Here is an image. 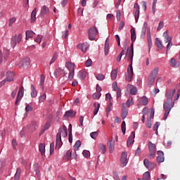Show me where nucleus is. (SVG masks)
I'll use <instances>...</instances> for the list:
<instances>
[{"instance_id":"8fccbe9b","label":"nucleus","mask_w":180,"mask_h":180,"mask_svg":"<svg viewBox=\"0 0 180 180\" xmlns=\"http://www.w3.org/2000/svg\"><path fill=\"white\" fill-rule=\"evenodd\" d=\"M4 60H6L8 59V56L10 55V51L8 50H4Z\"/></svg>"},{"instance_id":"4be33fe9","label":"nucleus","mask_w":180,"mask_h":180,"mask_svg":"<svg viewBox=\"0 0 180 180\" xmlns=\"http://www.w3.org/2000/svg\"><path fill=\"white\" fill-rule=\"evenodd\" d=\"M65 66L69 71H75V65L71 62H66Z\"/></svg>"},{"instance_id":"603ef678","label":"nucleus","mask_w":180,"mask_h":180,"mask_svg":"<svg viewBox=\"0 0 180 180\" xmlns=\"http://www.w3.org/2000/svg\"><path fill=\"white\" fill-rule=\"evenodd\" d=\"M112 106V103H109L108 105L106 107L105 110L108 114L110 112Z\"/></svg>"},{"instance_id":"39448f33","label":"nucleus","mask_w":180,"mask_h":180,"mask_svg":"<svg viewBox=\"0 0 180 180\" xmlns=\"http://www.w3.org/2000/svg\"><path fill=\"white\" fill-rule=\"evenodd\" d=\"M98 30L96 29V27H91L89 30V40H95V37L96 36V34H98Z\"/></svg>"},{"instance_id":"b1692460","label":"nucleus","mask_w":180,"mask_h":180,"mask_svg":"<svg viewBox=\"0 0 180 180\" xmlns=\"http://www.w3.org/2000/svg\"><path fill=\"white\" fill-rule=\"evenodd\" d=\"M25 39L29 40V39H33V36H34V32L32 31L27 30L25 32Z\"/></svg>"},{"instance_id":"0e129e2a","label":"nucleus","mask_w":180,"mask_h":180,"mask_svg":"<svg viewBox=\"0 0 180 180\" xmlns=\"http://www.w3.org/2000/svg\"><path fill=\"white\" fill-rule=\"evenodd\" d=\"M53 151H54V143L53 142L50 144V154L51 155L53 154Z\"/></svg>"},{"instance_id":"5701e85b","label":"nucleus","mask_w":180,"mask_h":180,"mask_svg":"<svg viewBox=\"0 0 180 180\" xmlns=\"http://www.w3.org/2000/svg\"><path fill=\"white\" fill-rule=\"evenodd\" d=\"M76 112H75L73 111V110H69V111H67L64 115V117L65 118H68V117H73L74 116H75Z\"/></svg>"},{"instance_id":"6e6552de","label":"nucleus","mask_w":180,"mask_h":180,"mask_svg":"<svg viewBox=\"0 0 180 180\" xmlns=\"http://www.w3.org/2000/svg\"><path fill=\"white\" fill-rule=\"evenodd\" d=\"M148 149L150 153L149 158L154 157L156 153V145L150 141L148 143Z\"/></svg>"},{"instance_id":"052dcab7","label":"nucleus","mask_w":180,"mask_h":180,"mask_svg":"<svg viewBox=\"0 0 180 180\" xmlns=\"http://www.w3.org/2000/svg\"><path fill=\"white\" fill-rule=\"evenodd\" d=\"M12 146H13V149H16L17 148L18 143H17V140L16 139H13V141H12Z\"/></svg>"},{"instance_id":"473e14b6","label":"nucleus","mask_w":180,"mask_h":180,"mask_svg":"<svg viewBox=\"0 0 180 180\" xmlns=\"http://www.w3.org/2000/svg\"><path fill=\"white\" fill-rule=\"evenodd\" d=\"M155 117V108H151L150 116H148L147 121H151Z\"/></svg>"},{"instance_id":"338daca9","label":"nucleus","mask_w":180,"mask_h":180,"mask_svg":"<svg viewBox=\"0 0 180 180\" xmlns=\"http://www.w3.org/2000/svg\"><path fill=\"white\" fill-rule=\"evenodd\" d=\"M44 80H45V77L44 75H41V79H40V83H41V86H43L44 84Z\"/></svg>"},{"instance_id":"1a4fd4ad","label":"nucleus","mask_w":180,"mask_h":180,"mask_svg":"<svg viewBox=\"0 0 180 180\" xmlns=\"http://www.w3.org/2000/svg\"><path fill=\"white\" fill-rule=\"evenodd\" d=\"M129 114V110L126 107L125 103H123L122 104V110H121V117L122 120H124L127 118Z\"/></svg>"},{"instance_id":"4c0bfd02","label":"nucleus","mask_w":180,"mask_h":180,"mask_svg":"<svg viewBox=\"0 0 180 180\" xmlns=\"http://www.w3.org/2000/svg\"><path fill=\"white\" fill-rule=\"evenodd\" d=\"M151 177H150V172H146L143 174V180H150Z\"/></svg>"},{"instance_id":"e2e57ef3","label":"nucleus","mask_w":180,"mask_h":180,"mask_svg":"<svg viewBox=\"0 0 180 180\" xmlns=\"http://www.w3.org/2000/svg\"><path fill=\"white\" fill-rule=\"evenodd\" d=\"M33 110V108H32V107H30V105H29V104H27L26 107H25V111L27 112H32Z\"/></svg>"},{"instance_id":"09e8293b","label":"nucleus","mask_w":180,"mask_h":180,"mask_svg":"<svg viewBox=\"0 0 180 180\" xmlns=\"http://www.w3.org/2000/svg\"><path fill=\"white\" fill-rule=\"evenodd\" d=\"M170 64L172 65V68H177L178 65L176 64V60L174 58H171L170 60Z\"/></svg>"},{"instance_id":"cd10ccee","label":"nucleus","mask_w":180,"mask_h":180,"mask_svg":"<svg viewBox=\"0 0 180 180\" xmlns=\"http://www.w3.org/2000/svg\"><path fill=\"white\" fill-rule=\"evenodd\" d=\"M110 77L112 80H115L117 77V69H113L110 72Z\"/></svg>"},{"instance_id":"f257e3e1","label":"nucleus","mask_w":180,"mask_h":180,"mask_svg":"<svg viewBox=\"0 0 180 180\" xmlns=\"http://www.w3.org/2000/svg\"><path fill=\"white\" fill-rule=\"evenodd\" d=\"M176 89H167L165 94L167 97V100L165 103L163 104V109L165 110L164 120H167L168 119V115L171 112V110L174 106V101H173L172 98L174 94H175Z\"/></svg>"},{"instance_id":"c85d7f7f","label":"nucleus","mask_w":180,"mask_h":180,"mask_svg":"<svg viewBox=\"0 0 180 180\" xmlns=\"http://www.w3.org/2000/svg\"><path fill=\"white\" fill-rule=\"evenodd\" d=\"M37 13V8H34L31 13V22L36 21V14Z\"/></svg>"},{"instance_id":"aec40b11","label":"nucleus","mask_w":180,"mask_h":180,"mask_svg":"<svg viewBox=\"0 0 180 180\" xmlns=\"http://www.w3.org/2000/svg\"><path fill=\"white\" fill-rule=\"evenodd\" d=\"M157 153L158 155V156L157 157V161L158 162H163L165 160V158H164V152L158 150Z\"/></svg>"},{"instance_id":"f03ea898","label":"nucleus","mask_w":180,"mask_h":180,"mask_svg":"<svg viewBox=\"0 0 180 180\" xmlns=\"http://www.w3.org/2000/svg\"><path fill=\"white\" fill-rule=\"evenodd\" d=\"M134 43L131 44V48L128 47L127 49L126 57L128 58V61H131V65H129L127 68V75L125 77L126 81L130 82L134 76L133 69V58H134Z\"/></svg>"},{"instance_id":"c9c22d12","label":"nucleus","mask_w":180,"mask_h":180,"mask_svg":"<svg viewBox=\"0 0 180 180\" xmlns=\"http://www.w3.org/2000/svg\"><path fill=\"white\" fill-rule=\"evenodd\" d=\"M148 25V22H145L142 27V32H141V34H143V36H145V34H146Z\"/></svg>"},{"instance_id":"bf43d9fd","label":"nucleus","mask_w":180,"mask_h":180,"mask_svg":"<svg viewBox=\"0 0 180 180\" xmlns=\"http://www.w3.org/2000/svg\"><path fill=\"white\" fill-rule=\"evenodd\" d=\"M91 63H92V60L89 58L86 61L85 65L86 68H89L91 66Z\"/></svg>"},{"instance_id":"f704fd0d","label":"nucleus","mask_w":180,"mask_h":180,"mask_svg":"<svg viewBox=\"0 0 180 180\" xmlns=\"http://www.w3.org/2000/svg\"><path fill=\"white\" fill-rule=\"evenodd\" d=\"M124 50H122L120 54L117 56V57L116 58V61L117 63H120L121 62V60H122V56L124 55Z\"/></svg>"},{"instance_id":"37998d69","label":"nucleus","mask_w":180,"mask_h":180,"mask_svg":"<svg viewBox=\"0 0 180 180\" xmlns=\"http://www.w3.org/2000/svg\"><path fill=\"white\" fill-rule=\"evenodd\" d=\"M121 129H122V131L123 134H125V133H126V122L124 121L122 122Z\"/></svg>"},{"instance_id":"2eb2a0df","label":"nucleus","mask_w":180,"mask_h":180,"mask_svg":"<svg viewBox=\"0 0 180 180\" xmlns=\"http://www.w3.org/2000/svg\"><path fill=\"white\" fill-rule=\"evenodd\" d=\"M107 144L108 146L109 152L112 153L115 150V141L113 140V138H112L110 141H108Z\"/></svg>"},{"instance_id":"e433bc0d","label":"nucleus","mask_w":180,"mask_h":180,"mask_svg":"<svg viewBox=\"0 0 180 180\" xmlns=\"http://www.w3.org/2000/svg\"><path fill=\"white\" fill-rule=\"evenodd\" d=\"M98 149H100V152L101 153L104 154L106 152V146L103 144L98 145Z\"/></svg>"},{"instance_id":"dca6fc26","label":"nucleus","mask_w":180,"mask_h":180,"mask_svg":"<svg viewBox=\"0 0 180 180\" xmlns=\"http://www.w3.org/2000/svg\"><path fill=\"white\" fill-rule=\"evenodd\" d=\"M20 65L23 68H27L30 65V58L28 57L25 58L20 61Z\"/></svg>"},{"instance_id":"774afa93","label":"nucleus","mask_w":180,"mask_h":180,"mask_svg":"<svg viewBox=\"0 0 180 180\" xmlns=\"http://www.w3.org/2000/svg\"><path fill=\"white\" fill-rule=\"evenodd\" d=\"M68 34H69V31L68 30H65V32H63V36H62L63 39H66V37H68Z\"/></svg>"},{"instance_id":"3c124183","label":"nucleus","mask_w":180,"mask_h":180,"mask_svg":"<svg viewBox=\"0 0 180 180\" xmlns=\"http://www.w3.org/2000/svg\"><path fill=\"white\" fill-rule=\"evenodd\" d=\"M72 150H69L67 151V153H66V159L68 160H69L71 158V157H72Z\"/></svg>"},{"instance_id":"bb28decb","label":"nucleus","mask_w":180,"mask_h":180,"mask_svg":"<svg viewBox=\"0 0 180 180\" xmlns=\"http://www.w3.org/2000/svg\"><path fill=\"white\" fill-rule=\"evenodd\" d=\"M31 96L32 98H36L37 97V91L36 90V88L34 87V85H31Z\"/></svg>"},{"instance_id":"c03bdc74","label":"nucleus","mask_w":180,"mask_h":180,"mask_svg":"<svg viewBox=\"0 0 180 180\" xmlns=\"http://www.w3.org/2000/svg\"><path fill=\"white\" fill-rule=\"evenodd\" d=\"M134 103V101L133 98H131V100H130V98H128V100L126 103L128 108H130V106L133 105Z\"/></svg>"},{"instance_id":"72a5a7b5","label":"nucleus","mask_w":180,"mask_h":180,"mask_svg":"<svg viewBox=\"0 0 180 180\" xmlns=\"http://www.w3.org/2000/svg\"><path fill=\"white\" fill-rule=\"evenodd\" d=\"M94 115H96L98 112L99 108H100V104L99 103H94Z\"/></svg>"},{"instance_id":"58836bf2","label":"nucleus","mask_w":180,"mask_h":180,"mask_svg":"<svg viewBox=\"0 0 180 180\" xmlns=\"http://www.w3.org/2000/svg\"><path fill=\"white\" fill-rule=\"evenodd\" d=\"M158 4V0H153V6H152V11L153 14L156 13V6Z\"/></svg>"},{"instance_id":"49530a36","label":"nucleus","mask_w":180,"mask_h":180,"mask_svg":"<svg viewBox=\"0 0 180 180\" xmlns=\"http://www.w3.org/2000/svg\"><path fill=\"white\" fill-rule=\"evenodd\" d=\"M165 39H166L165 43H169V41H172L171 40H172V39L168 36V32H165Z\"/></svg>"},{"instance_id":"7c9ffc66","label":"nucleus","mask_w":180,"mask_h":180,"mask_svg":"<svg viewBox=\"0 0 180 180\" xmlns=\"http://www.w3.org/2000/svg\"><path fill=\"white\" fill-rule=\"evenodd\" d=\"M20 174H21V169L18 168L16 170V173L15 174V176H14V180H20Z\"/></svg>"},{"instance_id":"a211bd4d","label":"nucleus","mask_w":180,"mask_h":180,"mask_svg":"<svg viewBox=\"0 0 180 180\" xmlns=\"http://www.w3.org/2000/svg\"><path fill=\"white\" fill-rule=\"evenodd\" d=\"M15 74L13 72L8 71L6 73V82H13L14 80Z\"/></svg>"},{"instance_id":"0eeeda50","label":"nucleus","mask_w":180,"mask_h":180,"mask_svg":"<svg viewBox=\"0 0 180 180\" xmlns=\"http://www.w3.org/2000/svg\"><path fill=\"white\" fill-rule=\"evenodd\" d=\"M23 96H24V88L22 86L21 88L19 89V91L16 97V100L15 101V105H19Z\"/></svg>"},{"instance_id":"c756f323","label":"nucleus","mask_w":180,"mask_h":180,"mask_svg":"<svg viewBox=\"0 0 180 180\" xmlns=\"http://www.w3.org/2000/svg\"><path fill=\"white\" fill-rule=\"evenodd\" d=\"M159 68L158 67H156L155 68L150 72V75L154 77H157L158 75V73H159Z\"/></svg>"},{"instance_id":"a18cd8bd","label":"nucleus","mask_w":180,"mask_h":180,"mask_svg":"<svg viewBox=\"0 0 180 180\" xmlns=\"http://www.w3.org/2000/svg\"><path fill=\"white\" fill-rule=\"evenodd\" d=\"M68 79L72 81L74 78L75 70L69 71Z\"/></svg>"},{"instance_id":"79ce46f5","label":"nucleus","mask_w":180,"mask_h":180,"mask_svg":"<svg viewBox=\"0 0 180 180\" xmlns=\"http://www.w3.org/2000/svg\"><path fill=\"white\" fill-rule=\"evenodd\" d=\"M46 98V95L45 93H44L42 95H41L39 98V103H43L44 101V100Z\"/></svg>"},{"instance_id":"de8ad7c7","label":"nucleus","mask_w":180,"mask_h":180,"mask_svg":"<svg viewBox=\"0 0 180 180\" xmlns=\"http://www.w3.org/2000/svg\"><path fill=\"white\" fill-rule=\"evenodd\" d=\"M141 101L143 105H147L148 103V100L146 96H143L141 98Z\"/></svg>"},{"instance_id":"f8f14e48","label":"nucleus","mask_w":180,"mask_h":180,"mask_svg":"<svg viewBox=\"0 0 180 180\" xmlns=\"http://www.w3.org/2000/svg\"><path fill=\"white\" fill-rule=\"evenodd\" d=\"M147 40H148V43L149 51H150L151 47L153 46L150 28L147 29Z\"/></svg>"},{"instance_id":"864d4df0","label":"nucleus","mask_w":180,"mask_h":180,"mask_svg":"<svg viewBox=\"0 0 180 180\" xmlns=\"http://www.w3.org/2000/svg\"><path fill=\"white\" fill-rule=\"evenodd\" d=\"M162 27H164V22L160 21L159 22L158 27L157 28V31L160 32V30H161V29H162Z\"/></svg>"},{"instance_id":"7ed1b4c3","label":"nucleus","mask_w":180,"mask_h":180,"mask_svg":"<svg viewBox=\"0 0 180 180\" xmlns=\"http://www.w3.org/2000/svg\"><path fill=\"white\" fill-rule=\"evenodd\" d=\"M22 40V34H15L14 37L11 38V44L12 47L15 48L17 46V44L21 42Z\"/></svg>"},{"instance_id":"f3484780","label":"nucleus","mask_w":180,"mask_h":180,"mask_svg":"<svg viewBox=\"0 0 180 180\" xmlns=\"http://www.w3.org/2000/svg\"><path fill=\"white\" fill-rule=\"evenodd\" d=\"M49 13V9L47 6H44L41 8V12H40V16L41 18H44V15H46Z\"/></svg>"},{"instance_id":"423d86ee","label":"nucleus","mask_w":180,"mask_h":180,"mask_svg":"<svg viewBox=\"0 0 180 180\" xmlns=\"http://www.w3.org/2000/svg\"><path fill=\"white\" fill-rule=\"evenodd\" d=\"M120 167L122 168H124V167H126L128 164V160H127V152H122L120 158Z\"/></svg>"},{"instance_id":"6ab92c4d","label":"nucleus","mask_w":180,"mask_h":180,"mask_svg":"<svg viewBox=\"0 0 180 180\" xmlns=\"http://www.w3.org/2000/svg\"><path fill=\"white\" fill-rule=\"evenodd\" d=\"M60 135V134H57V135H56V148L59 149L63 145L61 136Z\"/></svg>"},{"instance_id":"20e7f679","label":"nucleus","mask_w":180,"mask_h":180,"mask_svg":"<svg viewBox=\"0 0 180 180\" xmlns=\"http://www.w3.org/2000/svg\"><path fill=\"white\" fill-rule=\"evenodd\" d=\"M143 164L146 168L149 170H153L157 167V164L153 162H150L148 159L146 158L143 160Z\"/></svg>"},{"instance_id":"6e6d98bb","label":"nucleus","mask_w":180,"mask_h":180,"mask_svg":"<svg viewBox=\"0 0 180 180\" xmlns=\"http://www.w3.org/2000/svg\"><path fill=\"white\" fill-rule=\"evenodd\" d=\"M116 18L118 21L121 20V11L120 10L116 11Z\"/></svg>"},{"instance_id":"ddd939ff","label":"nucleus","mask_w":180,"mask_h":180,"mask_svg":"<svg viewBox=\"0 0 180 180\" xmlns=\"http://www.w3.org/2000/svg\"><path fill=\"white\" fill-rule=\"evenodd\" d=\"M136 136L135 132L132 131L131 135L129 136L128 140L127 141V146L129 147L132 143H134V140H133Z\"/></svg>"},{"instance_id":"2f4dec72","label":"nucleus","mask_w":180,"mask_h":180,"mask_svg":"<svg viewBox=\"0 0 180 180\" xmlns=\"http://www.w3.org/2000/svg\"><path fill=\"white\" fill-rule=\"evenodd\" d=\"M39 150L40 151L41 155H44L45 154V144L44 143L39 144Z\"/></svg>"},{"instance_id":"4468645a","label":"nucleus","mask_w":180,"mask_h":180,"mask_svg":"<svg viewBox=\"0 0 180 180\" xmlns=\"http://www.w3.org/2000/svg\"><path fill=\"white\" fill-rule=\"evenodd\" d=\"M127 90L130 89L129 92L131 95H136L138 92V89L136 86H134L131 84H128L127 86Z\"/></svg>"},{"instance_id":"4d7b16f0","label":"nucleus","mask_w":180,"mask_h":180,"mask_svg":"<svg viewBox=\"0 0 180 180\" xmlns=\"http://www.w3.org/2000/svg\"><path fill=\"white\" fill-rule=\"evenodd\" d=\"M124 25H125V23L123 21H120V25H119V27H118V32H121V30L123 29Z\"/></svg>"},{"instance_id":"a878e982","label":"nucleus","mask_w":180,"mask_h":180,"mask_svg":"<svg viewBox=\"0 0 180 180\" xmlns=\"http://www.w3.org/2000/svg\"><path fill=\"white\" fill-rule=\"evenodd\" d=\"M131 32V41H136V34L134 28L130 30Z\"/></svg>"},{"instance_id":"69168bd1","label":"nucleus","mask_w":180,"mask_h":180,"mask_svg":"<svg viewBox=\"0 0 180 180\" xmlns=\"http://www.w3.org/2000/svg\"><path fill=\"white\" fill-rule=\"evenodd\" d=\"M41 39H42V37L38 34L37 37L35 39L36 43H39V44H40L41 41Z\"/></svg>"},{"instance_id":"a19ab883","label":"nucleus","mask_w":180,"mask_h":180,"mask_svg":"<svg viewBox=\"0 0 180 180\" xmlns=\"http://www.w3.org/2000/svg\"><path fill=\"white\" fill-rule=\"evenodd\" d=\"M155 77L152 76L151 75H150L149 77H148V82L150 83V84H153L155 83Z\"/></svg>"},{"instance_id":"ea45409f","label":"nucleus","mask_w":180,"mask_h":180,"mask_svg":"<svg viewBox=\"0 0 180 180\" xmlns=\"http://www.w3.org/2000/svg\"><path fill=\"white\" fill-rule=\"evenodd\" d=\"M96 79H97L98 81H103L105 79V75L103 74H97Z\"/></svg>"},{"instance_id":"412c9836","label":"nucleus","mask_w":180,"mask_h":180,"mask_svg":"<svg viewBox=\"0 0 180 180\" xmlns=\"http://www.w3.org/2000/svg\"><path fill=\"white\" fill-rule=\"evenodd\" d=\"M60 134V136H63V138L67 137L68 136V132H67V129L65 127H63L62 128H60V129L58 130V133Z\"/></svg>"},{"instance_id":"5fc2aeb1","label":"nucleus","mask_w":180,"mask_h":180,"mask_svg":"<svg viewBox=\"0 0 180 180\" xmlns=\"http://www.w3.org/2000/svg\"><path fill=\"white\" fill-rule=\"evenodd\" d=\"M16 22V18H11L9 19V23L8 25L11 27Z\"/></svg>"},{"instance_id":"9b49d317","label":"nucleus","mask_w":180,"mask_h":180,"mask_svg":"<svg viewBox=\"0 0 180 180\" xmlns=\"http://www.w3.org/2000/svg\"><path fill=\"white\" fill-rule=\"evenodd\" d=\"M89 45L88 43L84 42V44L80 43L77 45V49L81 50L83 53H86L89 50Z\"/></svg>"},{"instance_id":"9d476101","label":"nucleus","mask_w":180,"mask_h":180,"mask_svg":"<svg viewBox=\"0 0 180 180\" xmlns=\"http://www.w3.org/2000/svg\"><path fill=\"white\" fill-rule=\"evenodd\" d=\"M134 18L136 21L138 22L140 15V6L137 2L134 4Z\"/></svg>"},{"instance_id":"13d9d810","label":"nucleus","mask_w":180,"mask_h":180,"mask_svg":"<svg viewBox=\"0 0 180 180\" xmlns=\"http://www.w3.org/2000/svg\"><path fill=\"white\" fill-rule=\"evenodd\" d=\"M90 135H91V137L93 139H96V137H97L98 135V131L92 132Z\"/></svg>"},{"instance_id":"393cba45","label":"nucleus","mask_w":180,"mask_h":180,"mask_svg":"<svg viewBox=\"0 0 180 180\" xmlns=\"http://www.w3.org/2000/svg\"><path fill=\"white\" fill-rule=\"evenodd\" d=\"M155 45L160 50H162L164 46H162V41L159 38L155 39Z\"/></svg>"},{"instance_id":"680f3d73","label":"nucleus","mask_w":180,"mask_h":180,"mask_svg":"<svg viewBox=\"0 0 180 180\" xmlns=\"http://www.w3.org/2000/svg\"><path fill=\"white\" fill-rule=\"evenodd\" d=\"M101 98V94L100 93H94L93 94V98L94 99H99Z\"/></svg>"}]
</instances>
